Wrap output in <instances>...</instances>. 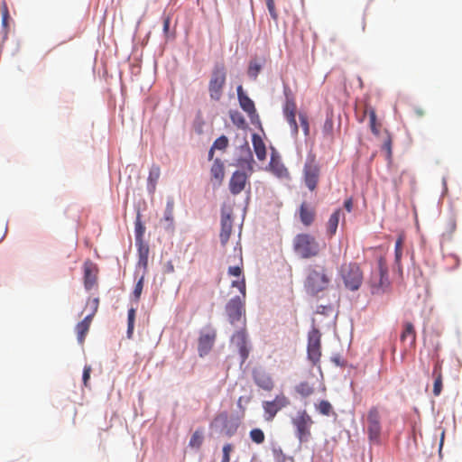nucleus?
Returning <instances> with one entry per match:
<instances>
[{
    "label": "nucleus",
    "mask_w": 462,
    "mask_h": 462,
    "mask_svg": "<svg viewBox=\"0 0 462 462\" xmlns=\"http://www.w3.org/2000/svg\"><path fill=\"white\" fill-rule=\"evenodd\" d=\"M9 17L10 16H9L8 9L6 6H5L3 9V12H2V23L5 27H6L8 24Z\"/></svg>",
    "instance_id": "nucleus-50"
},
{
    "label": "nucleus",
    "mask_w": 462,
    "mask_h": 462,
    "mask_svg": "<svg viewBox=\"0 0 462 462\" xmlns=\"http://www.w3.org/2000/svg\"><path fill=\"white\" fill-rule=\"evenodd\" d=\"M229 141L226 136L221 135L213 143V149L225 150L228 146Z\"/></svg>",
    "instance_id": "nucleus-38"
},
{
    "label": "nucleus",
    "mask_w": 462,
    "mask_h": 462,
    "mask_svg": "<svg viewBox=\"0 0 462 462\" xmlns=\"http://www.w3.org/2000/svg\"><path fill=\"white\" fill-rule=\"evenodd\" d=\"M237 261L239 264H236L235 266H230L228 268V274L231 276H240L242 274V267H243V258H242V252L241 249L238 250L237 255H236Z\"/></svg>",
    "instance_id": "nucleus-31"
},
{
    "label": "nucleus",
    "mask_w": 462,
    "mask_h": 462,
    "mask_svg": "<svg viewBox=\"0 0 462 462\" xmlns=\"http://www.w3.org/2000/svg\"><path fill=\"white\" fill-rule=\"evenodd\" d=\"M300 125L302 127V130L304 132V134L307 136L310 134V125H309V120L308 117L305 115H300Z\"/></svg>",
    "instance_id": "nucleus-44"
},
{
    "label": "nucleus",
    "mask_w": 462,
    "mask_h": 462,
    "mask_svg": "<svg viewBox=\"0 0 462 462\" xmlns=\"http://www.w3.org/2000/svg\"><path fill=\"white\" fill-rule=\"evenodd\" d=\"M296 392L302 397H309L314 393V388L307 382H301L295 387Z\"/></svg>",
    "instance_id": "nucleus-30"
},
{
    "label": "nucleus",
    "mask_w": 462,
    "mask_h": 462,
    "mask_svg": "<svg viewBox=\"0 0 462 462\" xmlns=\"http://www.w3.org/2000/svg\"><path fill=\"white\" fill-rule=\"evenodd\" d=\"M432 376L434 377L433 394L434 396H439L441 393L443 387L442 367L439 362H437L434 365Z\"/></svg>",
    "instance_id": "nucleus-20"
},
{
    "label": "nucleus",
    "mask_w": 462,
    "mask_h": 462,
    "mask_svg": "<svg viewBox=\"0 0 462 462\" xmlns=\"http://www.w3.org/2000/svg\"><path fill=\"white\" fill-rule=\"evenodd\" d=\"M266 5L268 8V11L270 13V15L273 20H276L278 18V14L275 9L274 1L273 0H266Z\"/></svg>",
    "instance_id": "nucleus-46"
},
{
    "label": "nucleus",
    "mask_w": 462,
    "mask_h": 462,
    "mask_svg": "<svg viewBox=\"0 0 462 462\" xmlns=\"http://www.w3.org/2000/svg\"><path fill=\"white\" fill-rule=\"evenodd\" d=\"M299 218L305 226H311L316 220V208L311 203L303 201L298 209Z\"/></svg>",
    "instance_id": "nucleus-14"
},
{
    "label": "nucleus",
    "mask_w": 462,
    "mask_h": 462,
    "mask_svg": "<svg viewBox=\"0 0 462 462\" xmlns=\"http://www.w3.org/2000/svg\"><path fill=\"white\" fill-rule=\"evenodd\" d=\"M383 149L388 153V157L392 156V137L387 133V137L383 143Z\"/></svg>",
    "instance_id": "nucleus-48"
},
{
    "label": "nucleus",
    "mask_w": 462,
    "mask_h": 462,
    "mask_svg": "<svg viewBox=\"0 0 462 462\" xmlns=\"http://www.w3.org/2000/svg\"><path fill=\"white\" fill-rule=\"evenodd\" d=\"M320 333L317 328H312L308 336V357L314 364L319 362L321 356Z\"/></svg>",
    "instance_id": "nucleus-10"
},
{
    "label": "nucleus",
    "mask_w": 462,
    "mask_h": 462,
    "mask_svg": "<svg viewBox=\"0 0 462 462\" xmlns=\"http://www.w3.org/2000/svg\"><path fill=\"white\" fill-rule=\"evenodd\" d=\"M232 342H234L236 347L238 348V352L241 356V363H245L249 356V348L247 346V334L245 328L236 331L233 335Z\"/></svg>",
    "instance_id": "nucleus-13"
},
{
    "label": "nucleus",
    "mask_w": 462,
    "mask_h": 462,
    "mask_svg": "<svg viewBox=\"0 0 462 462\" xmlns=\"http://www.w3.org/2000/svg\"><path fill=\"white\" fill-rule=\"evenodd\" d=\"M145 232V227L142 223L140 213L137 214L135 222H134V233H135V241L136 243L142 245L143 237Z\"/></svg>",
    "instance_id": "nucleus-28"
},
{
    "label": "nucleus",
    "mask_w": 462,
    "mask_h": 462,
    "mask_svg": "<svg viewBox=\"0 0 462 462\" xmlns=\"http://www.w3.org/2000/svg\"><path fill=\"white\" fill-rule=\"evenodd\" d=\"M88 330H89L88 325L83 324L82 322H79L76 326L77 337H78V340L80 344H83L86 335L88 334Z\"/></svg>",
    "instance_id": "nucleus-35"
},
{
    "label": "nucleus",
    "mask_w": 462,
    "mask_h": 462,
    "mask_svg": "<svg viewBox=\"0 0 462 462\" xmlns=\"http://www.w3.org/2000/svg\"><path fill=\"white\" fill-rule=\"evenodd\" d=\"M217 332L214 328H207L200 332L199 340H198V351L199 356H205L208 355L216 341Z\"/></svg>",
    "instance_id": "nucleus-11"
},
{
    "label": "nucleus",
    "mask_w": 462,
    "mask_h": 462,
    "mask_svg": "<svg viewBox=\"0 0 462 462\" xmlns=\"http://www.w3.org/2000/svg\"><path fill=\"white\" fill-rule=\"evenodd\" d=\"M293 250L301 258L315 257L319 254V245L310 234H298L293 238Z\"/></svg>",
    "instance_id": "nucleus-4"
},
{
    "label": "nucleus",
    "mask_w": 462,
    "mask_h": 462,
    "mask_svg": "<svg viewBox=\"0 0 462 462\" xmlns=\"http://www.w3.org/2000/svg\"><path fill=\"white\" fill-rule=\"evenodd\" d=\"M91 366L90 365H85L82 374V380L83 383L86 387L88 386V381L90 379V374H91Z\"/></svg>",
    "instance_id": "nucleus-47"
},
{
    "label": "nucleus",
    "mask_w": 462,
    "mask_h": 462,
    "mask_svg": "<svg viewBox=\"0 0 462 462\" xmlns=\"http://www.w3.org/2000/svg\"><path fill=\"white\" fill-rule=\"evenodd\" d=\"M232 287L237 288L243 296H245V280L243 277L241 281H233Z\"/></svg>",
    "instance_id": "nucleus-45"
},
{
    "label": "nucleus",
    "mask_w": 462,
    "mask_h": 462,
    "mask_svg": "<svg viewBox=\"0 0 462 462\" xmlns=\"http://www.w3.org/2000/svg\"><path fill=\"white\" fill-rule=\"evenodd\" d=\"M402 342H409L410 347H414L416 343V331L411 322L403 324V330L401 334Z\"/></svg>",
    "instance_id": "nucleus-22"
},
{
    "label": "nucleus",
    "mask_w": 462,
    "mask_h": 462,
    "mask_svg": "<svg viewBox=\"0 0 462 462\" xmlns=\"http://www.w3.org/2000/svg\"><path fill=\"white\" fill-rule=\"evenodd\" d=\"M232 219L229 216H223L221 218L220 242L222 245H226L232 233Z\"/></svg>",
    "instance_id": "nucleus-21"
},
{
    "label": "nucleus",
    "mask_w": 462,
    "mask_h": 462,
    "mask_svg": "<svg viewBox=\"0 0 462 462\" xmlns=\"http://www.w3.org/2000/svg\"><path fill=\"white\" fill-rule=\"evenodd\" d=\"M252 142L254 152L256 154V157L259 161H263L266 158V148L265 144L261 138L260 135L257 134H254L252 136Z\"/></svg>",
    "instance_id": "nucleus-23"
},
{
    "label": "nucleus",
    "mask_w": 462,
    "mask_h": 462,
    "mask_svg": "<svg viewBox=\"0 0 462 462\" xmlns=\"http://www.w3.org/2000/svg\"><path fill=\"white\" fill-rule=\"evenodd\" d=\"M226 80V71L223 63H216L208 82L209 97L214 101H219L224 93Z\"/></svg>",
    "instance_id": "nucleus-6"
},
{
    "label": "nucleus",
    "mask_w": 462,
    "mask_h": 462,
    "mask_svg": "<svg viewBox=\"0 0 462 462\" xmlns=\"http://www.w3.org/2000/svg\"><path fill=\"white\" fill-rule=\"evenodd\" d=\"M341 215L342 210L337 208L329 217V219L327 223V233L329 236H332L336 234Z\"/></svg>",
    "instance_id": "nucleus-25"
},
{
    "label": "nucleus",
    "mask_w": 462,
    "mask_h": 462,
    "mask_svg": "<svg viewBox=\"0 0 462 462\" xmlns=\"http://www.w3.org/2000/svg\"><path fill=\"white\" fill-rule=\"evenodd\" d=\"M216 149H213V146L208 151V160L211 161L214 157V152Z\"/></svg>",
    "instance_id": "nucleus-59"
},
{
    "label": "nucleus",
    "mask_w": 462,
    "mask_h": 462,
    "mask_svg": "<svg viewBox=\"0 0 462 462\" xmlns=\"http://www.w3.org/2000/svg\"><path fill=\"white\" fill-rule=\"evenodd\" d=\"M203 442V435L199 430H196L189 440V446L192 448H199Z\"/></svg>",
    "instance_id": "nucleus-36"
},
{
    "label": "nucleus",
    "mask_w": 462,
    "mask_h": 462,
    "mask_svg": "<svg viewBox=\"0 0 462 462\" xmlns=\"http://www.w3.org/2000/svg\"><path fill=\"white\" fill-rule=\"evenodd\" d=\"M226 312L231 324L241 320L245 313L244 302L239 297L231 299L226 305Z\"/></svg>",
    "instance_id": "nucleus-12"
},
{
    "label": "nucleus",
    "mask_w": 462,
    "mask_h": 462,
    "mask_svg": "<svg viewBox=\"0 0 462 462\" xmlns=\"http://www.w3.org/2000/svg\"><path fill=\"white\" fill-rule=\"evenodd\" d=\"M291 404L290 399L284 394H277L273 401L263 402V417L266 421H272L276 414Z\"/></svg>",
    "instance_id": "nucleus-8"
},
{
    "label": "nucleus",
    "mask_w": 462,
    "mask_h": 462,
    "mask_svg": "<svg viewBox=\"0 0 462 462\" xmlns=\"http://www.w3.org/2000/svg\"><path fill=\"white\" fill-rule=\"evenodd\" d=\"M247 179L248 177L245 172L240 171H235L229 180L230 192L233 195L241 193L245 189Z\"/></svg>",
    "instance_id": "nucleus-16"
},
{
    "label": "nucleus",
    "mask_w": 462,
    "mask_h": 462,
    "mask_svg": "<svg viewBox=\"0 0 462 462\" xmlns=\"http://www.w3.org/2000/svg\"><path fill=\"white\" fill-rule=\"evenodd\" d=\"M295 437L300 443L309 442L311 439V428L314 421L306 410H300L291 419Z\"/></svg>",
    "instance_id": "nucleus-2"
},
{
    "label": "nucleus",
    "mask_w": 462,
    "mask_h": 462,
    "mask_svg": "<svg viewBox=\"0 0 462 462\" xmlns=\"http://www.w3.org/2000/svg\"><path fill=\"white\" fill-rule=\"evenodd\" d=\"M332 280V272L319 264L310 265L307 269L304 288L308 294L316 296L328 289Z\"/></svg>",
    "instance_id": "nucleus-1"
},
{
    "label": "nucleus",
    "mask_w": 462,
    "mask_h": 462,
    "mask_svg": "<svg viewBox=\"0 0 462 462\" xmlns=\"http://www.w3.org/2000/svg\"><path fill=\"white\" fill-rule=\"evenodd\" d=\"M254 381L258 387L267 392L272 391L274 387L272 377L264 372H254Z\"/></svg>",
    "instance_id": "nucleus-18"
},
{
    "label": "nucleus",
    "mask_w": 462,
    "mask_h": 462,
    "mask_svg": "<svg viewBox=\"0 0 462 462\" xmlns=\"http://www.w3.org/2000/svg\"><path fill=\"white\" fill-rule=\"evenodd\" d=\"M339 275L346 289L349 291H357L363 283V272L357 263H344L340 267Z\"/></svg>",
    "instance_id": "nucleus-5"
},
{
    "label": "nucleus",
    "mask_w": 462,
    "mask_h": 462,
    "mask_svg": "<svg viewBox=\"0 0 462 462\" xmlns=\"http://www.w3.org/2000/svg\"><path fill=\"white\" fill-rule=\"evenodd\" d=\"M237 97L241 108L246 112L250 116L256 114V109L254 101L244 92L243 87H237Z\"/></svg>",
    "instance_id": "nucleus-17"
},
{
    "label": "nucleus",
    "mask_w": 462,
    "mask_h": 462,
    "mask_svg": "<svg viewBox=\"0 0 462 462\" xmlns=\"http://www.w3.org/2000/svg\"><path fill=\"white\" fill-rule=\"evenodd\" d=\"M403 238L399 236L395 242V261L399 263L402 255Z\"/></svg>",
    "instance_id": "nucleus-39"
},
{
    "label": "nucleus",
    "mask_w": 462,
    "mask_h": 462,
    "mask_svg": "<svg viewBox=\"0 0 462 462\" xmlns=\"http://www.w3.org/2000/svg\"><path fill=\"white\" fill-rule=\"evenodd\" d=\"M316 410L322 415L329 416L333 411V407L328 401L322 400L315 405Z\"/></svg>",
    "instance_id": "nucleus-33"
},
{
    "label": "nucleus",
    "mask_w": 462,
    "mask_h": 462,
    "mask_svg": "<svg viewBox=\"0 0 462 462\" xmlns=\"http://www.w3.org/2000/svg\"><path fill=\"white\" fill-rule=\"evenodd\" d=\"M143 281H144V277L143 275L138 280V282H136V284L134 286L133 294H134V296L136 300H139V299L141 297V294H142V291H143Z\"/></svg>",
    "instance_id": "nucleus-40"
},
{
    "label": "nucleus",
    "mask_w": 462,
    "mask_h": 462,
    "mask_svg": "<svg viewBox=\"0 0 462 462\" xmlns=\"http://www.w3.org/2000/svg\"><path fill=\"white\" fill-rule=\"evenodd\" d=\"M173 271H174L173 264L171 263V262H168L166 264V272L172 273Z\"/></svg>",
    "instance_id": "nucleus-57"
},
{
    "label": "nucleus",
    "mask_w": 462,
    "mask_h": 462,
    "mask_svg": "<svg viewBox=\"0 0 462 462\" xmlns=\"http://www.w3.org/2000/svg\"><path fill=\"white\" fill-rule=\"evenodd\" d=\"M223 457L221 462H230V453L233 451V446L230 443L224 445L223 447Z\"/></svg>",
    "instance_id": "nucleus-42"
},
{
    "label": "nucleus",
    "mask_w": 462,
    "mask_h": 462,
    "mask_svg": "<svg viewBox=\"0 0 462 462\" xmlns=\"http://www.w3.org/2000/svg\"><path fill=\"white\" fill-rule=\"evenodd\" d=\"M344 207L346 209L347 212H351L353 208V200L352 199H347L344 202Z\"/></svg>",
    "instance_id": "nucleus-55"
},
{
    "label": "nucleus",
    "mask_w": 462,
    "mask_h": 462,
    "mask_svg": "<svg viewBox=\"0 0 462 462\" xmlns=\"http://www.w3.org/2000/svg\"><path fill=\"white\" fill-rule=\"evenodd\" d=\"M174 203L173 201H168L164 210V216L162 221L165 223L164 227L166 229L173 228L174 216H173Z\"/></svg>",
    "instance_id": "nucleus-26"
},
{
    "label": "nucleus",
    "mask_w": 462,
    "mask_h": 462,
    "mask_svg": "<svg viewBox=\"0 0 462 462\" xmlns=\"http://www.w3.org/2000/svg\"><path fill=\"white\" fill-rule=\"evenodd\" d=\"M136 310L134 308H131L127 314V337L132 338L134 334V321H135Z\"/></svg>",
    "instance_id": "nucleus-29"
},
{
    "label": "nucleus",
    "mask_w": 462,
    "mask_h": 462,
    "mask_svg": "<svg viewBox=\"0 0 462 462\" xmlns=\"http://www.w3.org/2000/svg\"><path fill=\"white\" fill-rule=\"evenodd\" d=\"M285 118L291 126L292 134H297L298 131H299V127H298V125L296 122V114L289 115L287 116H285Z\"/></svg>",
    "instance_id": "nucleus-41"
},
{
    "label": "nucleus",
    "mask_w": 462,
    "mask_h": 462,
    "mask_svg": "<svg viewBox=\"0 0 462 462\" xmlns=\"http://www.w3.org/2000/svg\"><path fill=\"white\" fill-rule=\"evenodd\" d=\"M6 233V229H1L0 230V242L3 240Z\"/></svg>",
    "instance_id": "nucleus-61"
},
{
    "label": "nucleus",
    "mask_w": 462,
    "mask_h": 462,
    "mask_svg": "<svg viewBox=\"0 0 462 462\" xmlns=\"http://www.w3.org/2000/svg\"><path fill=\"white\" fill-rule=\"evenodd\" d=\"M249 436L251 440L255 444H262L265 440V435L261 429L255 428L250 430Z\"/></svg>",
    "instance_id": "nucleus-34"
},
{
    "label": "nucleus",
    "mask_w": 462,
    "mask_h": 462,
    "mask_svg": "<svg viewBox=\"0 0 462 462\" xmlns=\"http://www.w3.org/2000/svg\"><path fill=\"white\" fill-rule=\"evenodd\" d=\"M297 106L292 97L286 95V101L283 106V115L287 116L289 115L296 114Z\"/></svg>",
    "instance_id": "nucleus-32"
},
{
    "label": "nucleus",
    "mask_w": 462,
    "mask_h": 462,
    "mask_svg": "<svg viewBox=\"0 0 462 462\" xmlns=\"http://www.w3.org/2000/svg\"><path fill=\"white\" fill-rule=\"evenodd\" d=\"M368 283L373 294H382L389 289L388 267L384 258L380 257L378 259L375 269L371 273Z\"/></svg>",
    "instance_id": "nucleus-3"
},
{
    "label": "nucleus",
    "mask_w": 462,
    "mask_h": 462,
    "mask_svg": "<svg viewBox=\"0 0 462 462\" xmlns=\"http://www.w3.org/2000/svg\"><path fill=\"white\" fill-rule=\"evenodd\" d=\"M95 315H93V313H89L88 315H87L84 319L81 321L83 324H86V325H88V327L90 328V324L92 322V319H93V317Z\"/></svg>",
    "instance_id": "nucleus-56"
},
{
    "label": "nucleus",
    "mask_w": 462,
    "mask_h": 462,
    "mask_svg": "<svg viewBox=\"0 0 462 462\" xmlns=\"http://www.w3.org/2000/svg\"><path fill=\"white\" fill-rule=\"evenodd\" d=\"M232 118L234 124L236 125L238 127H244L245 125V120L242 116H238L237 118L233 116Z\"/></svg>",
    "instance_id": "nucleus-52"
},
{
    "label": "nucleus",
    "mask_w": 462,
    "mask_h": 462,
    "mask_svg": "<svg viewBox=\"0 0 462 462\" xmlns=\"http://www.w3.org/2000/svg\"><path fill=\"white\" fill-rule=\"evenodd\" d=\"M320 166L314 154H309L303 167V180L310 191H314L319 184Z\"/></svg>",
    "instance_id": "nucleus-7"
},
{
    "label": "nucleus",
    "mask_w": 462,
    "mask_h": 462,
    "mask_svg": "<svg viewBox=\"0 0 462 462\" xmlns=\"http://www.w3.org/2000/svg\"><path fill=\"white\" fill-rule=\"evenodd\" d=\"M161 170L159 166L153 165L149 172V180L156 182L160 177Z\"/></svg>",
    "instance_id": "nucleus-43"
},
{
    "label": "nucleus",
    "mask_w": 462,
    "mask_h": 462,
    "mask_svg": "<svg viewBox=\"0 0 462 462\" xmlns=\"http://www.w3.org/2000/svg\"><path fill=\"white\" fill-rule=\"evenodd\" d=\"M270 171L279 179H289L290 172L288 169L284 166V164L273 155L270 161Z\"/></svg>",
    "instance_id": "nucleus-19"
},
{
    "label": "nucleus",
    "mask_w": 462,
    "mask_h": 462,
    "mask_svg": "<svg viewBox=\"0 0 462 462\" xmlns=\"http://www.w3.org/2000/svg\"><path fill=\"white\" fill-rule=\"evenodd\" d=\"M443 439H444V432H442V435H441V441H440V446H442V443H443Z\"/></svg>",
    "instance_id": "nucleus-62"
},
{
    "label": "nucleus",
    "mask_w": 462,
    "mask_h": 462,
    "mask_svg": "<svg viewBox=\"0 0 462 462\" xmlns=\"http://www.w3.org/2000/svg\"><path fill=\"white\" fill-rule=\"evenodd\" d=\"M365 114L369 116V125L372 133L374 135H378L380 132L381 124L377 122L376 114L373 107H366L365 108Z\"/></svg>",
    "instance_id": "nucleus-27"
},
{
    "label": "nucleus",
    "mask_w": 462,
    "mask_h": 462,
    "mask_svg": "<svg viewBox=\"0 0 462 462\" xmlns=\"http://www.w3.org/2000/svg\"><path fill=\"white\" fill-rule=\"evenodd\" d=\"M381 417L379 409L372 407L367 413V435L371 442L379 444L381 439Z\"/></svg>",
    "instance_id": "nucleus-9"
},
{
    "label": "nucleus",
    "mask_w": 462,
    "mask_h": 462,
    "mask_svg": "<svg viewBox=\"0 0 462 462\" xmlns=\"http://www.w3.org/2000/svg\"><path fill=\"white\" fill-rule=\"evenodd\" d=\"M235 431H236V429H234V430L228 429L226 430L225 434L228 437H231L235 433Z\"/></svg>",
    "instance_id": "nucleus-60"
},
{
    "label": "nucleus",
    "mask_w": 462,
    "mask_h": 462,
    "mask_svg": "<svg viewBox=\"0 0 462 462\" xmlns=\"http://www.w3.org/2000/svg\"><path fill=\"white\" fill-rule=\"evenodd\" d=\"M456 227V221L454 219H449L447 223L448 236H450L455 231Z\"/></svg>",
    "instance_id": "nucleus-51"
},
{
    "label": "nucleus",
    "mask_w": 462,
    "mask_h": 462,
    "mask_svg": "<svg viewBox=\"0 0 462 462\" xmlns=\"http://www.w3.org/2000/svg\"><path fill=\"white\" fill-rule=\"evenodd\" d=\"M211 176L221 184L225 178V166L220 159H216L210 169Z\"/></svg>",
    "instance_id": "nucleus-24"
},
{
    "label": "nucleus",
    "mask_w": 462,
    "mask_h": 462,
    "mask_svg": "<svg viewBox=\"0 0 462 462\" xmlns=\"http://www.w3.org/2000/svg\"><path fill=\"white\" fill-rule=\"evenodd\" d=\"M245 149H246V152H247V154H248L249 161L252 162L253 161V154L251 152L250 147H249L247 143H245Z\"/></svg>",
    "instance_id": "nucleus-58"
},
{
    "label": "nucleus",
    "mask_w": 462,
    "mask_h": 462,
    "mask_svg": "<svg viewBox=\"0 0 462 462\" xmlns=\"http://www.w3.org/2000/svg\"><path fill=\"white\" fill-rule=\"evenodd\" d=\"M84 286L86 290H91L97 283L98 269L96 263L90 260L85 261L83 264Z\"/></svg>",
    "instance_id": "nucleus-15"
},
{
    "label": "nucleus",
    "mask_w": 462,
    "mask_h": 462,
    "mask_svg": "<svg viewBox=\"0 0 462 462\" xmlns=\"http://www.w3.org/2000/svg\"><path fill=\"white\" fill-rule=\"evenodd\" d=\"M170 23H171V17L169 15L165 16L163 18V32L165 34H168V32H169Z\"/></svg>",
    "instance_id": "nucleus-53"
},
{
    "label": "nucleus",
    "mask_w": 462,
    "mask_h": 462,
    "mask_svg": "<svg viewBox=\"0 0 462 462\" xmlns=\"http://www.w3.org/2000/svg\"><path fill=\"white\" fill-rule=\"evenodd\" d=\"M147 254H148V247H141L140 248V255H141V259L143 261L145 265L147 263Z\"/></svg>",
    "instance_id": "nucleus-54"
},
{
    "label": "nucleus",
    "mask_w": 462,
    "mask_h": 462,
    "mask_svg": "<svg viewBox=\"0 0 462 462\" xmlns=\"http://www.w3.org/2000/svg\"><path fill=\"white\" fill-rule=\"evenodd\" d=\"M262 67L259 63L251 61L248 67V76L253 79H255L261 70Z\"/></svg>",
    "instance_id": "nucleus-37"
},
{
    "label": "nucleus",
    "mask_w": 462,
    "mask_h": 462,
    "mask_svg": "<svg viewBox=\"0 0 462 462\" xmlns=\"http://www.w3.org/2000/svg\"><path fill=\"white\" fill-rule=\"evenodd\" d=\"M88 305H90V307H91V312L90 313H93V315H95L96 312L97 311L98 306H99V300H98V298L92 299L91 300H89L88 302Z\"/></svg>",
    "instance_id": "nucleus-49"
}]
</instances>
